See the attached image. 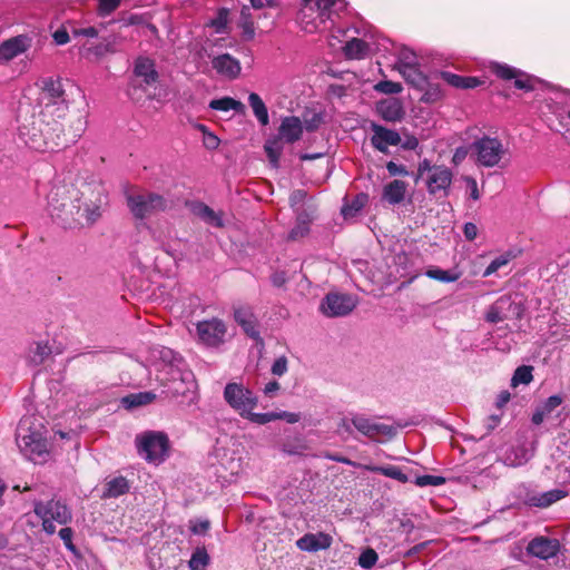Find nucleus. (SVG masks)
<instances>
[{"label":"nucleus","mask_w":570,"mask_h":570,"mask_svg":"<svg viewBox=\"0 0 570 570\" xmlns=\"http://www.w3.org/2000/svg\"><path fill=\"white\" fill-rule=\"evenodd\" d=\"M148 362L156 371V380L161 384H173L174 394H184V383L194 384L193 373L184 368L183 358L171 348L165 346L153 347L149 351Z\"/></svg>","instance_id":"1"},{"label":"nucleus","mask_w":570,"mask_h":570,"mask_svg":"<svg viewBox=\"0 0 570 570\" xmlns=\"http://www.w3.org/2000/svg\"><path fill=\"white\" fill-rule=\"evenodd\" d=\"M85 129V122L81 119L77 120V129L72 138L65 142L55 141V132H63L65 129L61 125L53 124L49 119L42 120L41 116L38 115L30 124L22 122L19 126V137L30 148L37 151L55 150L60 146H65L69 141H75L76 138L80 137Z\"/></svg>","instance_id":"2"},{"label":"nucleus","mask_w":570,"mask_h":570,"mask_svg":"<svg viewBox=\"0 0 570 570\" xmlns=\"http://www.w3.org/2000/svg\"><path fill=\"white\" fill-rule=\"evenodd\" d=\"M47 429L42 420L23 416L17 428L16 441L20 451L31 461L45 460L48 454Z\"/></svg>","instance_id":"3"},{"label":"nucleus","mask_w":570,"mask_h":570,"mask_svg":"<svg viewBox=\"0 0 570 570\" xmlns=\"http://www.w3.org/2000/svg\"><path fill=\"white\" fill-rule=\"evenodd\" d=\"M81 202L79 189L67 185H55L47 196V209L50 216L63 227H75L77 216V203Z\"/></svg>","instance_id":"4"},{"label":"nucleus","mask_w":570,"mask_h":570,"mask_svg":"<svg viewBox=\"0 0 570 570\" xmlns=\"http://www.w3.org/2000/svg\"><path fill=\"white\" fill-rule=\"evenodd\" d=\"M345 6L344 0H302L296 21L304 31L313 33L325 27Z\"/></svg>","instance_id":"5"},{"label":"nucleus","mask_w":570,"mask_h":570,"mask_svg":"<svg viewBox=\"0 0 570 570\" xmlns=\"http://www.w3.org/2000/svg\"><path fill=\"white\" fill-rule=\"evenodd\" d=\"M159 73L156 70L155 62L146 57H139L135 61L134 78L129 87V96L136 101H140L146 95L148 99L161 100L166 97V92L158 88Z\"/></svg>","instance_id":"6"},{"label":"nucleus","mask_w":570,"mask_h":570,"mask_svg":"<svg viewBox=\"0 0 570 570\" xmlns=\"http://www.w3.org/2000/svg\"><path fill=\"white\" fill-rule=\"evenodd\" d=\"M39 104L41 119H49L53 124L60 125L59 119H62L69 109V94L65 83L60 79L45 80Z\"/></svg>","instance_id":"7"},{"label":"nucleus","mask_w":570,"mask_h":570,"mask_svg":"<svg viewBox=\"0 0 570 570\" xmlns=\"http://www.w3.org/2000/svg\"><path fill=\"white\" fill-rule=\"evenodd\" d=\"M302 135L303 124L298 117L287 116L282 119L277 134L267 139L264 146L268 160L274 168L278 167L284 145L298 141Z\"/></svg>","instance_id":"8"},{"label":"nucleus","mask_w":570,"mask_h":570,"mask_svg":"<svg viewBox=\"0 0 570 570\" xmlns=\"http://www.w3.org/2000/svg\"><path fill=\"white\" fill-rule=\"evenodd\" d=\"M81 202L77 203V225H92L101 216V207L106 203L105 188L100 184H85L79 189Z\"/></svg>","instance_id":"9"},{"label":"nucleus","mask_w":570,"mask_h":570,"mask_svg":"<svg viewBox=\"0 0 570 570\" xmlns=\"http://www.w3.org/2000/svg\"><path fill=\"white\" fill-rule=\"evenodd\" d=\"M196 342L213 350L222 348L233 337L226 322L218 317H212L195 323Z\"/></svg>","instance_id":"10"},{"label":"nucleus","mask_w":570,"mask_h":570,"mask_svg":"<svg viewBox=\"0 0 570 570\" xmlns=\"http://www.w3.org/2000/svg\"><path fill=\"white\" fill-rule=\"evenodd\" d=\"M472 151L476 156V164L483 167H504L509 163V149L501 140L484 136L475 140Z\"/></svg>","instance_id":"11"},{"label":"nucleus","mask_w":570,"mask_h":570,"mask_svg":"<svg viewBox=\"0 0 570 570\" xmlns=\"http://www.w3.org/2000/svg\"><path fill=\"white\" fill-rule=\"evenodd\" d=\"M127 206L136 219H145L169 208V202L155 193L128 191Z\"/></svg>","instance_id":"12"},{"label":"nucleus","mask_w":570,"mask_h":570,"mask_svg":"<svg viewBox=\"0 0 570 570\" xmlns=\"http://www.w3.org/2000/svg\"><path fill=\"white\" fill-rule=\"evenodd\" d=\"M35 513L42 520V528L48 534L56 532V525H66L72 520L71 509L59 499H51L47 502L36 501Z\"/></svg>","instance_id":"13"},{"label":"nucleus","mask_w":570,"mask_h":570,"mask_svg":"<svg viewBox=\"0 0 570 570\" xmlns=\"http://www.w3.org/2000/svg\"><path fill=\"white\" fill-rule=\"evenodd\" d=\"M138 454L150 463L158 464L168 455L169 440L159 431H147L136 436Z\"/></svg>","instance_id":"14"},{"label":"nucleus","mask_w":570,"mask_h":570,"mask_svg":"<svg viewBox=\"0 0 570 570\" xmlns=\"http://www.w3.org/2000/svg\"><path fill=\"white\" fill-rule=\"evenodd\" d=\"M224 400L242 417L254 410L258 404V397L252 390L239 383H227L224 389Z\"/></svg>","instance_id":"15"},{"label":"nucleus","mask_w":570,"mask_h":570,"mask_svg":"<svg viewBox=\"0 0 570 570\" xmlns=\"http://www.w3.org/2000/svg\"><path fill=\"white\" fill-rule=\"evenodd\" d=\"M352 423L358 433L376 442L391 440L397 432L393 425L380 423L363 414H354Z\"/></svg>","instance_id":"16"},{"label":"nucleus","mask_w":570,"mask_h":570,"mask_svg":"<svg viewBox=\"0 0 570 570\" xmlns=\"http://www.w3.org/2000/svg\"><path fill=\"white\" fill-rule=\"evenodd\" d=\"M356 307V299L350 294L330 293L322 303L321 311L328 317H341L348 315Z\"/></svg>","instance_id":"17"},{"label":"nucleus","mask_w":570,"mask_h":570,"mask_svg":"<svg viewBox=\"0 0 570 570\" xmlns=\"http://www.w3.org/2000/svg\"><path fill=\"white\" fill-rule=\"evenodd\" d=\"M371 130L372 146L383 154H387L390 147L399 146L402 141V137L397 131L389 129L382 125L372 122Z\"/></svg>","instance_id":"18"},{"label":"nucleus","mask_w":570,"mask_h":570,"mask_svg":"<svg viewBox=\"0 0 570 570\" xmlns=\"http://www.w3.org/2000/svg\"><path fill=\"white\" fill-rule=\"evenodd\" d=\"M560 542L558 539L549 537H535L527 546L528 554L541 560L553 558L560 551Z\"/></svg>","instance_id":"19"},{"label":"nucleus","mask_w":570,"mask_h":570,"mask_svg":"<svg viewBox=\"0 0 570 570\" xmlns=\"http://www.w3.org/2000/svg\"><path fill=\"white\" fill-rule=\"evenodd\" d=\"M491 70L500 78L504 80H511L514 79V86L518 89L522 90H532L533 89V79L525 75L524 72L512 68L508 65H501L498 62H494L491 65Z\"/></svg>","instance_id":"20"},{"label":"nucleus","mask_w":570,"mask_h":570,"mask_svg":"<svg viewBox=\"0 0 570 570\" xmlns=\"http://www.w3.org/2000/svg\"><path fill=\"white\" fill-rule=\"evenodd\" d=\"M31 46V40L23 35L12 37L0 45V63H7L26 52Z\"/></svg>","instance_id":"21"},{"label":"nucleus","mask_w":570,"mask_h":570,"mask_svg":"<svg viewBox=\"0 0 570 570\" xmlns=\"http://www.w3.org/2000/svg\"><path fill=\"white\" fill-rule=\"evenodd\" d=\"M452 183V173L444 166L435 167L431 170V175L426 176L428 190L432 195L442 193L446 195Z\"/></svg>","instance_id":"22"},{"label":"nucleus","mask_w":570,"mask_h":570,"mask_svg":"<svg viewBox=\"0 0 570 570\" xmlns=\"http://www.w3.org/2000/svg\"><path fill=\"white\" fill-rule=\"evenodd\" d=\"M333 543V538L325 532L306 533L296 541L299 550L306 552H317L328 549Z\"/></svg>","instance_id":"23"},{"label":"nucleus","mask_w":570,"mask_h":570,"mask_svg":"<svg viewBox=\"0 0 570 570\" xmlns=\"http://www.w3.org/2000/svg\"><path fill=\"white\" fill-rule=\"evenodd\" d=\"M567 495L568 492L561 489H553L546 492L531 491L527 493L524 502L531 507L548 508Z\"/></svg>","instance_id":"24"},{"label":"nucleus","mask_w":570,"mask_h":570,"mask_svg":"<svg viewBox=\"0 0 570 570\" xmlns=\"http://www.w3.org/2000/svg\"><path fill=\"white\" fill-rule=\"evenodd\" d=\"M212 63L216 72L227 79H235L242 70L239 61L229 53L215 57Z\"/></svg>","instance_id":"25"},{"label":"nucleus","mask_w":570,"mask_h":570,"mask_svg":"<svg viewBox=\"0 0 570 570\" xmlns=\"http://www.w3.org/2000/svg\"><path fill=\"white\" fill-rule=\"evenodd\" d=\"M379 115L386 121H399L404 116V109L399 99L389 98L377 104Z\"/></svg>","instance_id":"26"},{"label":"nucleus","mask_w":570,"mask_h":570,"mask_svg":"<svg viewBox=\"0 0 570 570\" xmlns=\"http://www.w3.org/2000/svg\"><path fill=\"white\" fill-rule=\"evenodd\" d=\"M407 184L400 179H394L383 188L382 198L390 205H397L405 198Z\"/></svg>","instance_id":"27"},{"label":"nucleus","mask_w":570,"mask_h":570,"mask_svg":"<svg viewBox=\"0 0 570 570\" xmlns=\"http://www.w3.org/2000/svg\"><path fill=\"white\" fill-rule=\"evenodd\" d=\"M235 321L252 338H258L257 320L248 308H237L234 313Z\"/></svg>","instance_id":"28"},{"label":"nucleus","mask_w":570,"mask_h":570,"mask_svg":"<svg viewBox=\"0 0 570 570\" xmlns=\"http://www.w3.org/2000/svg\"><path fill=\"white\" fill-rule=\"evenodd\" d=\"M533 455L532 449L525 444L512 446L504 454V464L517 468L527 463Z\"/></svg>","instance_id":"29"},{"label":"nucleus","mask_w":570,"mask_h":570,"mask_svg":"<svg viewBox=\"0 0 570 570\" xmlns=\"http://www.w3.org/2000/svg\"><path fill=\"white\" fill-rule=\"evenodd\" d=\"M191 212L197 217L202 218L205 223L214 226H223V220L219 214L214 212L209 206L204 203H195L191 205Z\"/></svg>","instance_id":"30"},{"label":"nucleus","mask_w":570,"mask_h":570,"mask_svg":"<svg viewBox=\"0 0 570 570\" xmlns=\"http://www.w3.org/2000/svg\"><path fill=\"white\" fill-rule=\"evenodd\" d=\"M424 275L431 279L441 282V283H454L461 277V273L456 268L452 269H442L438 266H429Z\"/></svg>","instance_id":"31"},{"label":"nucleus","mask_w":570,"mask_h":570,"mask_svg":"<svg viewBox=\"0 0 570 570\" xmlns=\"http://www.w3.org/2000/svg\"><path fill=\"white\" fill-rule=\"evenodd\" d=\"M343 50L350 59H363L367 56L370 47L364 40L353 38L345 43Z\"/></svg>","instance_id":"32"},{"label":"nucleus","mask_w":570,"mask_h":570,"mask_svg":"<svg viewBox=\"0 0 570 570\" xmlns=\"http://www.w3.org/2000/svg\"><path fill=\"white\" fill-rule=\"evenodd\" d=\"M399 72L403 76L406 82L419 89H424L428 85V79L419 68V63L411 67L402 68Z\"/></svg>","instance_id":"33"},{"label":"nucleus","mask_w":570,"mask_h":570,"mask_svg":"<svg viewBox=\"0 0 570 570\" xmlns=\"http://www.w3.org/2000/svg\"><path fill=\"white\" fill-rule=\"evenodd\" d=\"M209 108H212L214 110H219V111L234 110V111L239 112V114H244L245 112L244 104L240 102L239 100H236V99L230 98V97H223V98H219V99H213L209 102Z\"/></svg>","instance_id":"34"},{"label":"nucleus","mask_w":570,"mask_h":570,"mask_svg":"<svg viewBox=\"0 0 570 570\" xmlns=\"http://www.w3.org/2000/svg\"><path fill=\"white\" fill-rule=\"evenodd\" d=\"M442 78L455 88L469 89L478 87L481 81L475 77H463L452 72H442Z\"/></svg>","instance_id":"35"},{"label":"nucleus","mask_w":570,"mask_h":570,"mask_svg":"<svg viewBox=\"0 0 570 570\" xmlns=\"http://www.w3.org/2000/svg\"><path fill=\"white\" fill-rule=\"evenodd\" d=\"M312 222V214L306 209L297 214L296 225L289 232V239L296 240L304 237L309 229V223Z\"/></svg>","instance_id":"36"},{"label":"nucleus","mask_w":570,"mask_h":570,"mask_svg":"<svg viewBox=\"0 0 570 570\" xmlns=\"http://www.w3.org/2000/svg\"><path fill=\"white\" fill-rule=\"evenodd\" d=\"M238 26L243 30V37L246 40H250L255 36V27H254V17L252 14V9L248 6H243L240 10Z\"/></svg>","instance_id":"37"},{"label":"nucleus","mask_w":570,"mask_h":570,"mask_svg":"<svg viewBox=\"0 0 570 570\" xmlns=\"http://www.w3.org/2000/svg\"><path fill=\"white\" fill-rule=\"evenodd\" d=\"M248 104H249L250 108L253 109L255 117L261 122V125H263V126L268 125V121H269L268 111H267V108H266L264 101L262 100V98L257 94L252 92L248 96Z\"/></svg>","instance_id":"38"},{"label":"nucleus","mask_w":570,"mask_h":570,"mask_svg":"<svg viewBox=\"0 0 570 570\" xmlns=\"http://www.w3.org/2000/svg\"><path fill=\"white\" fill-rule=\"evenodd\" d=\"M128 490L129 484L124 476L114 478L106 484L104 497L117 498L125 494Z\"/></svg>","instance_id":"39"},{"label":"nucleus","mask_w":570,"mask_h":570,"mask_svg":"<svg viewBox=\"0 0 570 570\" xmlns=\"http://www.w3.org/2000/svg\"><path fill=\"white\" fill-rule=\"evenodd\" d=\"M156 395L151 392H139L136 394H130L122 399V404L127 409L137 407L140 405H146L151 403L155 400Z\"/></svg>","instance_id":"40"},{"label":"nucleus","mask_w":570,"mask_h":570,"mask_svg":"<svg viewBox=\"0 0 570 570\" xmlns=\"http://www.w3.org/2000/svg\"><path fill=\"white\" fill-rule=\"evenodd\" d=\"M517 255L512 250H508L495 257L483 272V277H489L497 273L500 268L507 266Z\"/></svg>","instance_id":"41"},{"label":"nucleus","mask_w":570,"mask_h":570,"mask_svg":"<svg viewBox=\"0 0 570 570\" xmlns=\"http://www.w3.org/2000/svg\"><path fill=\"white\" fill-rule=\"evenodd\" d=\"M510 304L508 299L500 298L493 305L490 306L485 314V320L489 323H499L507 318V315L503 313L505 305Z\"/></svg>","instance_id":"42"},{"label":"nucleus","mask_w":570,"mask_h":570,"mask_svg":"<svg viewBox=\"0 0 570 570\" xmlns=\"http://www.w3.org/2000/svg\"><path fill=\"white\" fill-rule=\"evenodd\" d=\"M367 195L358 194L351 204H345L342 208V215L345 219L353 218L366 205Z\"/></svg>","instance_id":"43"},{"label":"nucleus","mask_w":570,"mask_h":570,"mask_svg":"<svg viewBox=\"0 0 570 570\" xmlns=\"http://www.w3.org/2000/svg\"><path fill=\"white\" fill-rule=\"evenodd\" d=\"M367 469L371 471L379 472V473H381L385 476H389L391 479L397 480L402 483H405L409 481L407 475L399 466H395V465L373 466V468H367Z\"/></svg>","instance_id":"44"},{"label":"nucleus","mask_w":570,"mask_h":570,"mask_svg":"<svg viewBox=\"0 0 570 570\" xmlns=\"http://www.w3.org/2000/svg\"><path fill=\"white\" fill-rule=\"evenodd\" d=\"M209 562V556L204 548H197L188 562L190 570H205Z\"/></svg>","instance_id":"45"},{"label":"nucleus","mask_w":570,"mask_h":570,"mask_svg":"<svg viewBox=\"0 0 570 570\" xmlns=\"http://www.w3.org/2000/svg\"><path fill=\"white\" fill-rule=\"evenodd\" d=\"M50 353L51 350L47 344L37 343L30 351V363L39 365L50 355Z\"/></svg>","instance_id":"46"},{"label":"nucleus","mask_w":570,"mask_h":570,"mask_svg":"<svg viewBox=\"0 0 570 570\" xmlns=\"http://www.w3.org/2000/svg\"><path fill=\"white\" fill-rule=\"evenodd\" d=\"M532 367L522 365L515 370L511 379V384L512 386H518L519 384H529L532 381Z\"/></svg>","instance_id":"47"},{"label":"nucleus","mask_w":570,"mask_h":570,"mask_svg":"<svg viewBox=\"0 0 570 570\" xmlns=\"http://www.w3.org/2000/svg\"><path fill=\"white\" fill-rule=\"evenodd\" d=\"M379 554L376 553V551L372 548H365L357 559V564L361 568L368 570L375 566Z\"/></svg>","instance_id":"48"},{"label":"nucleus","mask_w":570,"mask_h":570,"mask_svg":"<svg viewBox=\"0 0 570 570\" xmlns=\"http://www.w3.org/2000/svg\"><path fill=\"white\" fill-rule=\"evenodd\" d=\"M228 24V10L219 9L217 16L210 20L209 26L213 27L216 33H225L227 32Z\"/></svg>","instance_id":"49"},{"label":"nucleus","mask_w":570,"mask_h":570,"mask_svg":"<svg viewBox=\"0 0 570 570\" xmlns=\"http://www.w3.org/2000/svg\"><path fill=\"white\" fill-rule=\"evenodd\" d=\"M417 63V57L416 55L407 49L403 48L399 52L397 62H396V69L400 70L402 68L411 67L413 65Z\"/></svg>","instance_id":"50"},{"label":"nucleus","mask_w":570,"mask_h":570,"mask_svg":"<svg viewBox=\"0 0 570 570\" xmlns=\"http://www.w3.org/2000/svg\"><path fill=\"white\" fill-rule=\"evenodd\" d=\"M243 419H246L252 423L261 425L276 421L275 411L266 413H255L254 410H249L248 414H245Z\"/></svg>","instance_id":"51"},{"label":"nucleus","mask_w":570,"mask_h":570,"mask_svg":"<svg viewBox=\"0 0 570 570\" xmlns=\"http://www.w3.org/2000/svg\"><path fill=\"white\" fill-rule=\"evenodd\" d=\"M306 198V191L303 189L294 190L289 196V203L292 208L296 212V214L305 212L303 209Z\"/></svg>","instance_id":"52"},{"label":"nucleus","mask_w":570,"mask_h":570,"mask_svg":"<svg viewBox=\"0 0 570 570\" xmlns=\"http://www.w3.org/2000/svg\"><path fill=\"white\" fill-rule=\"evenodd\" d=\"M120 6V0H98V12L107 17Z\"/></svg>","instance_id":"53"},{"label":"nucleus","mask_w":570,"mask_h":570,"mask_svg":"<svg viewBox=\"0 0 570 570\" xmlns=\"http://www.w3.org/2000/svg\"><path fill=\"white\" fill-rule=\"evenodd\" d=\"M376 89L381 92L389 94V95L399 94L402 91V85L399 82L384 80V81H380L376 85Z\"/></svg>","instance_id":"54"},{"label":"nucleus","mask_w":570,"mask_h":570,"mask_svg":"<svg viewBox=\"0 0 570 570\" xmlns=\"http://www.w3.org/2000/svg\"><path fill=\"white\" fill-rule=\"evenodd\" d=\"M445 482L444 478L443 476H439V475H421V476H417L416 478V481L415 483L419 485V487H428V485H433V487H438V485H441Z\"/></svg>","instance_id":"55"},{"label":"nucleus","mask_w":570,"mask_h":570,"mask_svg":"<svg viewBox=\"0 0 570 570\" xmlns=\"http://www.w3.org/2000/svg\"><path fill=\"white\" fill-rule=\"evenodd\" d=\"M271 372L276 376H282L287 372V358L286 356L277 357L271 368Z\"/></svg>","instance_id":"56"},{"label":"nucleus","mask_w":570,"mask_h":570,"mask_svg":"<svg viewBox=\"0 0 570 570\" xmlns=\"http://www.w3.org/2000/svg\"><path fill=\"white\" fill-rule=\"evenodd\" d=\"M355 428L352 423V417H344L341 420L338 426H337V432L341 434V435H353L354 433Z\"/></svg>","instance_id":"57"},{"label":"nucleus","mask_w":570,"mask_h":570,"mask_svg":"<svg viewBox=\"0 0 570 570\" xmlns=\"http://www.w3.org/2000/svg\"><path fill=\"white\" fill-rule=\"evenodd\" d=\"M72 535H73V531L71 528L66 527L59 531L60 539L63 541L66 548L70 551H75V546L72 543Z\"/></svg>","instance_id":"58"},{"label":"nucleus","mask_w":570,"mask_h":570,"mask_svg":"<svg viewBox=\"0 0 570 570\" xmlns=\"http://www.w3.org/2000/svg\"><path fill=\"white\" fill-rule=\"evenodd\" d=\"M276 420H284L289 424L297 423L301 420V414L295 412H287V411H275Z\"/></svg>","instance_id":"59"},{"label":"nucleus","mask_w":570,"mask_h":570,"mask_svg":"<svg viewBox=\"0 0 570 570\" xmlns=\"http://www.w3.org/2000/svg\"><path fill=\"white\" fill-rule=\"evenodd\" d=\"M386 169L391 176H406L409 174L404 165H400L394 161H389L386 164Z\"/></svg>","instance_id":"60"},{"label":"nucleus","mask_w":570,"mask_h":570,"mask_svg":"<svg viewBox=\"0 0 570 570\" xmlns=\"http://www.w3.org/2000/svg\"><path fill=\"white\" fill-rule=\"evenodd\" d=\"M209 529V522L207 520L190 521V530L195 534H203Z\"/></svg>","instance_id":"61"},{"label":"nucleus","mask_w":570,"mask_h":570,"mask_svg":"<svg viewBox=\"0 0 570 570\" xmlns=\"http://www.w3.org/2000/svg\"><path fill=\"white\" fill-rule=\"evenodd\" d=\"M479 229L474 223H465L463 226V234L468 240H474L478 236Z\"/></svg>","instance_id":"62"},{"label":"nucleus","mask_w":570,"mask_h":570,"mask_svg":"<svg viewBox=\"0 0 570 570\" xmlns=\"http://www.w3.org/2000/svg\"><path fill=\"white\" fill-rule=\"evenodd\" d=\"M204 146L207 149L214 150L219 146V139L213 132H205L204 135Z\"/></svg>","instance_id":"63"},{"label":"nucleus","mask_w":570,"mask_h":570,"mask_svg":"<svg viewBox=\"0 0 570 570\" xmlns=\"http://www.w3.org/2000/svg\"><path fill=\"white\" fill-rule=\"evenodd\" d=\"M400 146L404 150H414L419 146V140L413 135H406L404 139H402Z\"/></svg>","instance_id":"64"}]
</instances>
